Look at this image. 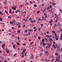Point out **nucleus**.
<instances>
[{
    "instance_id": "nucleus-1",
    "label": "nucleus",
    "mask_w": 62,
    "mask_h": 62,
    "mask_svg": "<svg viewBox=\"0 0 62 62\" xmlns=\"http://www.w3.org/2000/svg\"><path fill=\"white\" fill-rule=\"evenodd\" d=\"M52 22H53V19L50 20L49 22V23H52Z\"/></svg>"
},
{
    "instance_id": "nucleus-2",
    "label": "nucleus",
    "mask_w": 62,
    "mask_h": 62,
    "mask_svg": "<svg viewBox=\"0 0 62 62\" xmlns=\"http://www.w3.org/2000/svg\"><path fill=\"white\" fill-rule=\"evenodd\" d=\"M12 8L14 10H15V9H16V7L14 6V7H12Z\"/></svg>"
},
{
    "instance_id": "nucleus-3",
    "label": "nucleus",
    "mask_w": 62,
    "mask_h": 62,
    "mask_svg": "<svg viewBox=\"0 0 62 62\" xmlns=\"http://www.w3.org/2000/svg\"><path fill=\"white\" fill-rule=\"evenodd\" d=\"M44 15H45V18H47V14H46L45 13L44 14Z\"/></svg>"
},
{
    "instance_id": "nucleus-4",
    "label": "nucleus",
    "mask_w": 62,
    "mask_h": 62,
    "mask_svg": "<svg viewBox=\"0 0 62 62\" xmlns=\"http://www.w3.org/2000/svg\"><path fill=\"white\" fill-rule=\"evenodd\" d=\"M55 4H56V3H53L52 5L53 6H54V5H55Z\"/></svg>"
},
{
    "instance_id": "nucleus-5",
    "label": "nucleus",
    "mask_w": 62,
    "mask_h": 62,
    "mask_svg": "<svg viewBox=\"0 0 62 62\" xmlns=\"http://www.w3.org/2000/svg\"><path fill=\"white\" fill-rule=\"evenodd\" d=\"M58 27H60L61 26V24L59 23V25H58Z\"/></svg>"
},
{
    "instance_id": "nucleus-6",
    "label": "nucleus",
    "mask_w": 62,
    "mask_h": 62,
    "mask_svg": "<svg viewBox=\"0 0 62 62\" xmlns=\"http://www.w3.org/2000/svg\"><path fill=\"white\" fill-rule=\"evenodd\" d=\"M46 37H47V38H50V36L48 35H46Z\"/></svg>"
},
{
    "instance_id": "nucleus-7",
    "label": "nucleus",
    "mask_w": 62,
    "mask_h": 62,
    "mask_svg": "<svg viewBox=\"0 0 62 62\" xmlns=\"http://www.w3.org/2000/svg\"><path fill=\"white\" fill-rule=\"evenodd\" d=\"M55 54L56 55H58V56L59 55L57 53H55Z\"/></svg>"
},
{
    "instance_id": "nucleus-8",
    "label": "nucleus",
    "mask_w": 62,
    "mask_h": 62,
    "mask_svg": "<svg viewBox=\"0 0 62 62\" xmlns=\"http://www.w3.org/2000/svg\"><path fill=\"white\" fill-rule=\"evenodd\" d=\"M4 45H2V47H5V44H4Z\"/></svg>"
},
{
    "instance_id": "nucleus-9",
    "label": "nucleus",
    "mask_w": 62,
    "mask_h": 62,
    "mask_svg": "<svg viewBox=\"0 0 62 62\" xmlns=\"http://www.w3.org/2000/svg\"><path fill=\"white\" fill-rule=\"evenodd\" d=\"M28 30L29 32H31V31H32V30L30 29H28Z\"/></svg>"
},
{
    "instance_id": "nucleus-10",
    "label": "nucleus",
    "mask_w": 62,
    "mask_h": 62,
    "mask_svg": "<svg viewBox=\"0 0 62 62\" xmlns=\"http://www.w3.org/2000/svg\"><path fill=\"white\" fill-rule=\"evenodd\" d=\"M33 55L31 56V59H33L34 58V57H33Z\"/></svg>"
},
{
    "instance_id": "nucleus-11",
    "label": "nucleus",
    "mask_w": 62,
    "mask_h": 62,
    "mask_svg": "<svg viewBox=\"0 0 62 62\" xmlns=\"http://www.w3.org/2000/svg\"><path fill=\"white\" fill-rule=\"evenodd\" d=\"M40 25H41V27H42V26H43V24H40Z\"/></svg>"
},
{
    "instance_id": "nucleus-12",
    "label": "nucleus",
    "mask_w": 62,
    "mask_h": 62,
    "mask_svg": "<svg viewBox=\"0 0 62 62\" xmlns=\"http://www.w3.org/2000/svg\"><path fill=\"white\" fill-rule=\"evenodd\" d=\"M45 40H44V39H42V42H44V41H44Z\"/></svg>"
},
{
    "instance_id": "nucleus-13",
    "label": "nucleus",
    "mask_w": 62,
    "mask_h": 62,
    "mask_svg": "<svg viewBox=\"0 0 62 62\" xmlns=\"http://www.w3.org/2000/svg\"><path fill=\"white\" fill-rule=\"evenodd\" d=\"M57 17L58 19V18H60V17H59V16L58 15H57Z\"/></svg>"
},
{
    "instance_id": "nucleus-14",
    "label": "nucleus",
    "mask_w": 62,
    "mask_h": 62,
    "mask_svg": "<svg viewBox=\"0 0 62 62\" xmlns=\"http://www.w3.org/2000/svg\"><path fill=\"white\" fill-rule=\"evenodd\" d=\"M45 44H46V43H44L43 44L42 46H45Z\"/></svg>"
},
{
    "instance_id": "nucleus-15",
    "label": "nucleus",
    "mask_w": 62,
    "mask_h": 62,
    "mask_svg": "<svg viewBox=\"0 0 62 62\" xmlns=\"http://www.w3.org/2000/svg\"><path fill=\"white\" fill-rule=\"evenodd\" d=\"M15 45H13V48H14H14H15Z\"/></svg>"
},
{
    "instance_id": "nucleus-16",
    "label": "nucleus",
    "mask_w": 62,
    "mask_h": 62,
    "mask_svg": "<svg viewBox=\"0 0 62 62\" xmlns=\"http://www.w3.org/2000/svg\"><path fill=\"white\" fill-rule=\"evenodd\" d=\"M26 50V49H24V50H23L22 51V52H23V53H24Z\"/></svg>"
},
{
    "instance_id": "nucleus-17",
    "label": "nucleus",
    "mask_w": 62,
    "mask_h": 62,
    "mask_svg": "<svg viewBox=\"0 0 62 62\" xmlns=\"http://www.w3.org/2000/svg\"><path fill=\"white\" fill-rule=\"evenodd\" d=\"M49 8H52V5H50L49 6Z\"/></svg>"
},
{
    "instance_id": "nucleus-18",
    "label": "nucleus",
    "mask_w": 62,
    "mask_h": 62,
    "mask_svg": "<svg viewBox=\"0 0 62 62\" xmlns=\"http://www.w3.org/2000/svg\"><path fill=\"white\" fill-rule=\"evenodd\" d=\"M58 25L56 24V23H55L54 24V26H57Z\"/></svg>"
},
{
    "instance_id": "nucleus-19",
    "label": "nucleus",
    "mask_w": 62,
    "mask_h": 62,
    "mask_svg": "<svg viewBox=\"0 0 62 62\" xmlns=\"http://www.w3.org/2000/svg\"><path fill=\"white\" fill-rule=\"evenodd\" d=\"M5 12H6V13H7V14H8V12H7V11L6 10L5 11Z\"/></svg>"
},
{
    "instance_id": "nucleus-20",
    "label": "nucleus",
    "mask_w": 62,
    "mask_h": 62,
    "mask_svg": "<svg viewBox=\"0 0 62 62\" xmlns=\"http://www.w3.org/2000/svg\"><path fill=\"white\" fill-rule=\"evenodd\" d=\"M45 40H46V41H48V40H47V38H45Z\"/></svg>"
},
{
    "instance_id": "nucleus-21",
    "label": "nucleus",
    "mask_w": 62,
    "mask_h": 62,
    "mask_svg": "<svg viewBox=\"0 0 62 62\" xmlns=\"http://www.w3.org/2000/svg\"><path fill=\"white\" fill-rule=\"evenodd\" d=\"M2 21V19L0 17V21Z\"/></svg>"
},
{
    "instance_id": "nucleus-22",
    "label": "nucleus",
    "mask_w": 62,
    "mask_h": 62,
    "mask_svg": "<svg viewBox=\"0 0 62 62\" xmlns=\"http://www.w3.org/2000/svg\"><path fill=\"white\" fill-rule=\"evenodd\" d=\"M45 53L46 54H48L49 53H48V52L47 51H45Z\"/></svg>"
},
{
    "instance_id": "nucleus-23",
    "label": "nucleus",
    "mask_w": 62,
    "mask_h": 62,
    "mask_svg": "<svg viewBox=\"0 0 62 62\" xmlns=\"http://www.w3.org/2000/svg\"><path fill=\"white\" fill-rule=\"evenodd\" d=\"M52 32H53V33H55V31H52Z\"/></svg>"
},
{
    "instance_id": "nucleus-24",
    "label": "nucleus",
    "mask_w": 62,
    "mask_h": 62,
    "mask_svg": "<svg viewBox=\"0 0 62 62\" xmlns=\"http://www.w3.org/2000/svg\"><path fill=\"white\" fill-rule=\"evenodd\" d=\"M40 28H38V31H40Z\"/></svg>"
},
{
    "instance_id": "nucleus-25",
    "label": "nucleus",
    "mask_w": 62,
    "mask_h": 62,
    "mask_svg": "<svg viewBox=\"0 0 62 62\" xmlns=\"http://www.w3.org/2000/svg\"><path fill=\"white\" fill-rule=\"evenodd\" d=\"M25 32H26V33H27V31L26 30H25Z\"/></svg>"
},
{
    "instance_id": "nucleus-26",
    "label": "nucleus",
    "mask_w": 62,
    "mask_h": 62,
    "mask_svg": "<svg viewBox=\"0 0 62 62\" xmlns=\"http://www.w3.org/2000/svg\"><path fill=\"white\" fill-rule=\"evenodd\" d=\"M20 32H21V31H18V33H20Z\"/></svg>"
},
{
    "instance_id": "nucleus-27",
    "label": "nucleus",
    "mask_w": 62,
    "mask_h": 62,
    "mask_svg": "<svg viewBox=\"0 0 62 62\" xmlns=\"http://www.w3.org/2000/svg\"><path fill=\"white\" fill-rule=\"evenodd\" d=\"M50 9V8L49 7H48L47 8V9Z\"/></svg>"
},
{
    "instance_id": "nucleus-28",
    "label": "nucleus",
    "mask_w": 62,
    "mask_h": 62,
    "mask_svg": "<svg viewBox=\"0 0 62 62\" xmlns=\"http://www.w3.org/2000/svg\"><path fill=\"white\" fill-rule=\"evenodd\" d=\"M42 44H43L41 43L40 44V45H41V46H42Z\"/></svg>"
},
{
    "instance_id": "nucleus-29",
    "label": "nucleus",
    "mask_w": 62,
    "mask_h": 62,
    "mask_svg": "<svg viewBox=\"0 0 62 62\" xmlns=\"http://www.w3.org/2000/svg\"><path fill=\"white\" fill-rule=\"evenodd\" d=\"M20 27H21V25H19L18 26V28H20Z\"/></svg>"
},
{
    "instance_id": "nucleus-30",
    "label": "nucleus",
    "mask_w": 62,
    "mask_h": 62,
    "mask_svg": "<svg viewBox=\"0 0 62 62\" xmlns=\"http://www.w3.org/2000/svg\"><path fill=\"white\" fill-rule=\"evenodd\" d=\"M56 40H58V38H56Z\"/></svg>"
},
{
    "instance_id": "nucleus-31",
    "label": "nucleus",
    "mask_w": 62,
    "mask_h": 62,
    "mask_svg": "<svg viewBox=\"0 0 62 62\" xmlns=\"http://www.w3.org/2000/svg\"><path fill=\"white\" fill-rule=\"evenodd\" d=\"M61 36L60 37L61 38H62V34L61 33Z\"/></svg>"
},
{
    "instance_id": "nucleus-32",
    "label": "nucleus",
    "mask_w": 62,
    "mask_h": 62,
    "mask_svg": "<svg viewBox=\"0 0 62 62\" xmlns=\"http://www.w3.org/2000/svg\"><path fill=\"white\" fill-rule=\"evenodd\" d=\"M38 39H40V37H38Z\"/></svg>"
},
{
    "instance_id": "nucleus-33",
    "label": "nucleus",
    "mask_w": 62,
    "mask_h": 62,
    "mask_svg": "<svg viewBox=\"0 0 62 62\" xmlns=\"http://www.w3.org/2000/svg\"><path fill=\"white\" fill-rule=\"evenodd\" d=\"M37 13H39V11H38L37 12Z\"/></svg>"
},
{
    "instance_id": "nucleus-34",
    "label": "nucleus",
    "mask_w": 62,
    "mask_h": 62,
    "mask_svg": "<svg viewBox=\"0 0 62 62\" xmlns=\"http://www.w3.org/2000/svg\"><path fill=\"white\" fill-rule=\"evenodd\" d=\"M60 58V56H58V57H57V58L58 59H59V58Z\"/></svg>"
},
{
    "instance_id": "nucleus-35",
    "label": "nucleus",
    "mask_w": 62,
    "mask_h": 62,
    "mask_svg": "<svg viewBox=\"0 0 62 62\" xmlns=\"http://www.w3.org/2000/svg\"><path fill=\"white\" fill-rule=\"evenodd\" d=\"M54 35L55 36H57V34H56V33H55Z\"/></svg>"
},
{
    "instance_id": "nucleus-36",
    "label": "nucleus",
    "mask_w": 62,
    "mask_h": 62,
    "mask_svg": "<svg viewBox=\"0 0 62 62\" xmlns=\"http://www.w3.org/2000/svg\"><path fill=\"white\" fill-rule=\"evenodd\" d=\"M17 45H20V44L17 43Z\"/></svg>"
},
{
    "instance_id": "nucleus-37",
    "label": "nucleus",
    "mask_w": 62,
    "mask_h": 62,
    "mask_svg": "<svg viewBox=\"0 0 62 62\" xmlns=\"http://www.w3.org/2000/svg\"><path fill=\"white\" fill-rule=\"evenodd\" d=\"M30 3L31 4H33V2H31V1H30Z\"/></svg>"
},
{
    "instance_id": "nucleus-38",
    "label": "nucleus",
    "mask_w": 62,
    "mask_h": 62,
    "mask_svg": "<svg viewBox=\"0 0 62 62\" xmlns=\"http://www.w3.org/2000/svg\"><path fill=\"white\" fill-rule=\"evenodd\" d=\"M44 18V17H42V20H43Z\"/></svg>"
},
{
    "instance_id": "nucleus-39",
    "label": "nucleus",
    "mask_w": 62,
    "mask_h": 62,
    "mask_svg": "<svg viewBox=\"0 0 62 62\" xmlns=\"http://www.w3.org/2000/svg\"><path fill=\"white\" fill-rule=\"evenodd\" d=\"M34 7H37V5H34Z\"/></svg>"
},
{
    "instance_id": "nucleus-40",
    "label": "nucleus",
    "mask_w": 62,
    "mask_h": 62,
    "mask_svg": "<svg viewBox=\"0 0 62 62\" xmlns=\"http://www.w3.org/2000/svg\"><path fill=\"white\" fill-rule=\"evenodd\" d=\"M47 44H48V45L49 46H51V45H50V44H49V43H48Z\"/></svg>"
},
{
    "instance_id": "nucleus-41",
    "label": "nucleus",
    "mask_w": 62,
    "mask_h": 62,
    "mask_svg": "<svg viewBox=\"0 0 62 62\" xmlns=\"http://www.w3.org/2000/svg\"><path fill=\"white\" fill-rule=\"evenodd\" d=\"M54 18H57V16H55L54 17Z\"/></svg>"
},
{
    "instance_id": "nucleus-42",
    "label": "nucleus",
    "mask_w": 62,
    "mask_h": 62,
    "mask_svg": "<svg viewBox=\"0 0 62 62\" xmlns=\"http://www.w3.org/2000/svg\"><path fill=\"white\" fill-rule=\"evenodd\" d=\"M52 39V38H50V39H48V40H51Z\"/></svg>"
},
{
    "instance_id": "nucleus-43",
    "label": "nucleus",
    "mask_w": 62,
    "mask_h": 62,
    "mask_svg": "<svg viewBox=\"0 0 62 62\" xmlns=\"http://www.w3.org/2000/svg\"><path fill=\"white\" fill-rule=\"evenodd\" d=\"M17 24L18 25H20V23H17Z\"/></svg>"
},
{
    "instance_id": "nucleus-44",
    "label": "nucleus",
    "mask_w": 62,
    "mask_h": 62,
    "mask_svg": "<svg viewBox=\"0 0 62 62\" xmlns=\"http://www.w3.org/2000/svg\"><path fill=\"white\" fill-rule=\"evenodd\" d=\"M28 34L30 35V32H28Z\"/></svg>"
},
{
    "instance_id": "nucleus-45",
    "label": "nucleus",
    "mask_w": 62,
    "mask_h": 62,
    "mask_svg": "<svg viewBox=\"0 0 62 62\" xmlns=\"http://www.w3.org/2000/svg\"><path fill=\"white\" fill-rule=\"evenodd\" d=\"M41 61H43V59H41V60H40Z\"/></svg>"
},
{
    "instance_id": "nucleus-46",
    "label": "nucleus",
    "mask_w": 62,
    "mask_h": 62,
    "mask_svg": "<svg viewBox=\"0 0 62 62\" xmlns=\"http://www.w3.org/2000/svg\"><path fill=\"white\" fill-rule=\"evenodd\" d=\"M60 32H61V33H62V30H61L60 31Z\"/></svg>"
},
{
    "instance_id": "nucleus-47",
    "label": "nucleus",
    "mask_w": 62,
    "mask_h": 62,
    "mask_svg": "<svg viewBox=\"0 0 62 62\" xmlns=\"http://www.w3.org/2000/svg\"><path fill=\"white\" fill-rule=\"evenodd\" d=\"M10 23H11V24H13V23H12V22H10Z\"/></svg>"
},
{
    "instance_id": "nucleus-48",
    "label": "nucleus",
    "mask_w": 62,
    "mask_h": 62,
    "mask_svg": "<svg viewBox=\"0 0 62 62\" xmlns=\"http://www.w3.org/2000/svg\"><path fill=\"white\" fill-rule=\"evenodd\" d=\"M25 55L26 56V54H27V52H26L25 53Z\"/></svg>"
},
{
    "instance_id": "nucleus-49",
    "label": "nucleus",
    "mask_w": 62,
    "mask_h": 62,
    "mask_svg": "<svg viewBox=\"0 0 62 62\" xmlns=\"http://www.w3.org/2000/svg\"><path fill=\"white\" fill-rule=\"evenodd\" d=\"M23 45H24V46H25V45H26V44H23Z\"/></svg>"
},
{
    "instance_id": "nucleus-50",
    "label": "nucleus",
    "mask_w": 62,
    "mask_h": 62,
    "mask_svg": "<svg viewBox=\"0 0 62 62\" xmlns=\"http://www.w3.org/2000/svg\"><path fill=\"white\" fill-rule=\"evenodd\" d=\"M54 16H57V14H54Z\"/></svg>"
},
{
    "instance_id": "nucleus-51",
    "label": "nucleus",
    "mask_w": 62,
    "mask_h": 62,
    "mask_svg": "<svg viewBox=\"0 0 62 62\" xmlns=\"http://www.w3.org/2000/svg\"><path fill=\"white\" fill-rule=\"evenodd\" d=\"M39 20H40V18H39L37 20V21H39Z\"/></svg>"
},
{
    "instance_id": "nucleus-52",
    "label": "nucleus",
    "mask_w": 62,
    "mask_h": 62,
    "mask_svg": "<svg viewBox=\"0 0 62 62\" xmlns=\"http://www.w3.org/2000/svg\"><path fill=\"white\" fill-rule=\"evenodd\" d=\"M33 28L34 29H36V27H34Z\"/></svg>"
},
{
    "instance_id": "nucleus-53",
    "label": "nucleus",
    "mask_w": 62,
    "mask_h": 62,
    "mask_svg": "<svg viewBox=\"0 0 62 62\" xmlns=\"http://www.w3.org/2000/svg\"><path fill=\"white\" fill-rule=\"evenodd\" d=\"M38 57L37 56H36L35 57V58H37Z\"/></svg>"
},
{
    "instance_id": "nucleus-54",
    "label": "nucleus",
    "mask_w": 62,
    "mask_h": 62,
    "mask_svg": "<svg viewBox=\"0 0 62 62\" xmlns=\"http://www.w3.org/2000/svg\"><path fill=\"white\" fill-rule=\"evenodd\" d=\"M53 46H54V47H55V45L54 44L53 45Z\"/></svg>"
},
{
    "instance_id": "nucleus-55",
    "label": "nucleus",
    "mask_w": 62,
    "mask_h": 62,
    "mask_svg": "<svg viewBox=\"0 0 62 62\" xmlns=\"http://www.w3.org/2000/svg\"><path fill=\"white\" fill-rule=\"evenodd\" d=\"M34 38H36V36L35 35H34Z\"/></svg>"
},
{
    "instance_id": "nucleus-56",
    "label": "nucleus",
    "mask_w": 62,
    "mask_h": 62,
    "mask_svg": "<svg viewBox=\"0 0 62 62\" xmlns=\"http://www.w3.org/2000/svg\"><path fill=\"white\" fill-rule=\"evenodd\" d=\"M10 13H11V9H10Z\"/></svg>"
},
{
    "instance_id": "nucleus-57",
    "label": "nucleus",
    "mask_w": 62,
    "mask_h": 62,
    "mask_svg": "<svg viewBox=\"0 0 62 62\" xmlns=\"http://www.w3.org/2000/svg\"><path fill=\"white\" fill-rule=\"evenodd\" d=\"M53 43L54 44H55V41H54L53 42Z\"/></svg>"
},
{
    "instance_id": "nucleus-58",
    "label": "nucleus",
    "mask_w": 62,
    "mask_h": 62,
    "mask_svg": "<svg viewBox=\"0 0 62 62\" xmlns=\"http://www.w3.org/2000/svg\"><path fill=\"white\" fill-rule=\"evenodd\" d=\"M8 32H11V30H9V31H8Z\"/></svg>"
},
{
    "instance_id": "nucleus-59",
    "label": "nucleus",
    "mask_w": 62,
    "mask_h": 62,
    "mask_svg": "<svg viewBox=\"0 0 62 62\" xmlns=\"http://www.w3.org/2000/svg\"><path fill=\"white\" fill-rule=\"evenodd\" d=\"M56 21L58 22V19H57V18L56 19Z\"/></svg>"
},
{
    "instance_id": "nucleus-60",
    "label": "nucleus",
    "mask_w": 62,
    "mask_h": 62,
    "mask_svg": "<svg viewBox=\"0 0 62 62\" xmlns=\"http://www.w3.org/2000/svg\"><path fill=\"white\" fill-rule=\"evenodd\" d=\"M24 55H23L22 56V57L23 58L24 57Z\"/></svg>"
},
{
    "instance_id": "nucleus-61",
    "label": "nucleus",
    "mask_w": 62,
    "mask_h": 62,
    "mask_svg": "<svg viewBox=\"0 0 62 62\" xmlns=\"http://www.w3.org/2000/svg\"><path fill=\"white\" fill-rule=\"evenodd\" d=\"M7 53H9V51H7Z\"/></svg>"
},
{
    "instance_id": "nucleus-62",
    "label": "nucleus",
    "mask_w": 62,
    "mask_h": 62,
    "mask_svg": "<svg viewBox=\"0 0 62 62\" xmlns=\"http://www.w3.org/2000/svg\"><path fill=\"white\" fill-rule=\"evenodd\" d=\"M25 25H23V27H25Z\"/></svg>"
},
{
    "instance_id": "nucleus-63",
    "label": "nucleus",
    "mask_w": 62,
    "mask_h": 62,
    "mask_svg": "<svg viewBox=\"0 0 62 62\" xmlns=\"http://www.w3.org/2000/svg\"><path fill=\"white\" fill-rule=\"evenodd\" d=\"M60 51H61L62 52V48L60 50Z\"/></svg>"
},
{
    "instance_id": "nucleus-64",
    "label": "nucleus",
    "mask_w": 62,
    "mask_h": 62,
    "mask_svg": "<svg viewBox=\"0 0 62 62\" xmlns=\"http://www.w3.org/2000/svg\"><path fill=\"white\" fill-rule=\"evenodd\" d=\"M61 38L60 39V40H62V37H61Z\"/></svg>"
}]
</instances>
